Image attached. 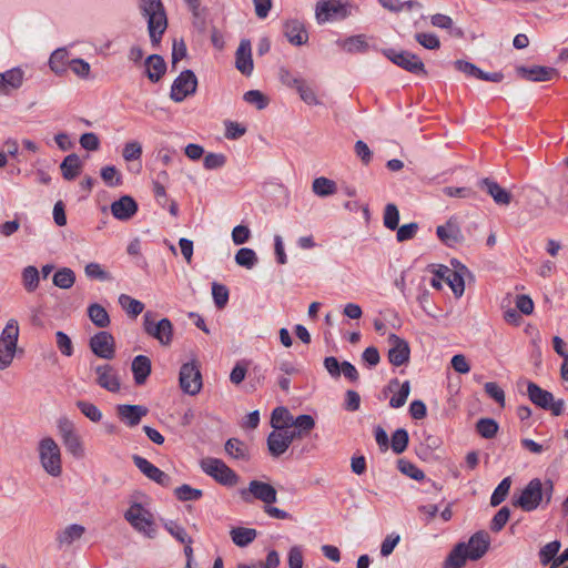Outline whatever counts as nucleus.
I'll return each instance as SVG.
<instances>
[{
	"mask_svg": "<svg viewBox=\"0 0 568 568\" xmlns=\"http://www.w3.org/2000/svg\"><path fill=\"white\" fill-rule=\"evenodd\" d=\"M554 483L550 479L542 481L539 478L531 479L514 499L513 505L521 510L530 513L537 508H546L552 498Z\"/></svg>",
	"mask_w": 568,
	"mask_h": 568,
	"instance_id": "obj_1",
	"label": "nucleus"
},
{
	"mask_svg": "<svg viewBox=\"0 0 568 568\" xmlns=\"http://www.w3.org/2000/svg\"><path fill=\"white\" fill-rule=\"evenodd\" d=\"M140 10L148 21V31L152 45L160 44L168 28V18L161 0H141Z\"/></svg>",
	"mask_w": 568,
	"mask_h": 568,
	"instance_id": "obj_2",
	"label": "nucleus"
},
{
	"mask_svg": "<svg viewBox=\"0 0 568 568\" xmlns=\"http://www.w3.org/2000/svg\"><path fill=\"white\" fill-rule=\"evenodd\" d=\"M37 454L42 469L49 476L57 478L62 475L61 448L52 437L45 436L38 442Z\"/></svg>",
	"mask_w": 568,
	"mask_h": 568,
	"instance_id": "obj_3",
	"label": "nucleus"
},
{
	"mask_svg": "<svg viewBox=\"0 0 568 568\" xmlns=\"http://www.w3.org/2000/svg\"><path fill=\"white\" fill-rule=\"evenodd\" d=\"M124 519L134 530L148 538H154L156 527L153 514L140 503H132L124 513Z\"/></svg>",
	"mask_w": 568,
	"mask_h": 568,
	"instance_id": "obj_4",
	"label": "nucleus"
},
{
	"mask_svg": "<svg viewBox=\"0 0 568 568\" xmlns=\"http://www.w3.org/2000/svg\"><path fill=\"white\" fill-rule=\"evenodd\" d=\"M19 338V324L10 318L0 335V369L9 367L14 358Z\"/></svg>",
	"mask_w": 568,
	"mask_h": 568,
	"instance_id": "obj_5",
	"label": "nucleus"
},
{
	"mask_svg": "<svg viewBox=\"0 0 568 568\" xmlns=\"http://www.w3.org/2000/svg\"><path fill=\"white\" fill-rule=\"evenodd\" d=\"M527 395L534 405L545 410H549L554 416H560L565 410L564 399H556L552 393L541 388L534 382L528 383Z\"/></svg>",
	"mask_w": 568,
	"mask_h": 568,
	"instance_id": "obj_6",
	"label": "nucleus"
},
{
	"mask_svg": "<svg viewBox=\"0 0 568 568\" xmlns=\"http://www.w3.org/2000/svg\"><path fill=\"white\" fill-rule=\"evenodd\" d=\"M351 16V4L345 0H318L315 4V18L318 24L342 20Z\"/></svg>",
	"mask_w": 568,
	"mask_h": 568,
	"instance_id": "obj_7",
	"label": "nucleus"
},
{
	"mask_svg": "<svg viewBox=\"0 0 568 568\" xmlns=\"http://www.w3.org/2000/svg\"><path fill=\"white\" fill-rule=\"evenodd\" d=\"M200 466L206 475L214 478L221 485L232 487L239 481L236 473L219 458H203Z\"/></svg>",
	"mask_w": 568,
	"mask_h": 568,
	"instance_id": "obj_8",
	"label": "nucleus"
},
{
	"mask_svg": "<svg viewBox=\"0 0 568 568\" xmlns=\"http://www.w3.org/2000/svg\"><path fill=\"white\" fill-rule=\"evenodd\" d=\"M143 328L145 333L155 338L161 345L169 346L173 339V325L169 318H162L158 323L153 321V313L143 315Z\"/></svg>",
	"mask_w": 568,
	"mask_h": 568,
	"instance_id": "obj_9",
	"label": "nucleus"
},
{
	"mask_svg": "<svg viewBox=\"0 0 568 568\" xmlns=\"http://www.w3.org/2000/svg\"><path fill=\"white\" fill-rule=\"evenodd\" d=\"M179 382L181 389L191 396L200 393L202 389V374L200 366L195 361L184 363L180 368Z\"/></svg>",
	"mask_w": 568,
	"mask_h": 568,
	"instance_id": "obj_10",
	"label": "nucleus"
},
{
	"mask_svg": "<svg viewBox=\"0 0 568 568\" xmlns=\"http://www.w3.org/2000/svg\"><path fill=\"white\" fill-rule=\"evenodd\" d=\"M384 55L397 67L413 74H426L424 62L416 54L409 51H396L394 49H385Z\"/></svg>",
	"mask_w": 568,
	"mask_h": 568,
	"instance_id": "obj_11",
	"label": "nucleus"
},
{
	"mask_svg": "<svg viewBox=\"0 0 568 568\" xmlns=\"http://www.w3.org/2000/svg\"><path fill=\"white\" fill-rule=\"evenodd\" d=\"M95 384L102 389L115 394L121 390L122 382L119 371L110 364H100L93 368Z\"/></svg>",
	"mask_w": 568,
	"mask_h": 568,
	"instance_id": "obj_12",
	"label": "nucleus"
},
{
	"mask_svg": "<svg viewBox=\"0 0 568 568\" xmlns=\"http://www.w3.org/2000/svg\"><path fill=\"white\" fill-rule=\"evenodd\" d=\"M244 501L251 503L252 499L263 501L265 505L274 504L277 500L276 489L267 483L261 480H252L247 488L240 491Z\"/></svg>",
	"mask_w": 568,
	"mask_h": 568,
	"instance_id": "obj_13",
	"label": "nucleus"
},
{
	"mask_svg": "<svg viewBox=\"0 0 568 568\" xmlns=\"http://www.w3.org/2000/svg\"><path fill=\"white\" fill-rule=\"evenodd\" d=\"M197 88V79L193 71L184 70L173 81L170 98L174 102H182L187 97L193 95Z\"/></svg>",
	"mask_w": 568,
	"mask_h": 568,
	"instance_id": "obj_14",
	"label": "nucleus"
},
{
	"mask_svg": "<svg viewBox=\"0 0 568 568\" xmlns=\"http://www.w3.org/2000/svg\"><path fill=\"white\" fill-rule=\"evenodd\" d=\"M90 349L94 355L103 359H112L115 356L114 337L106 331H100L90 338Z\"/></svg>",
	"mask_w": 568,
	"mask_h": 568,
	"instance_id": "obj_15",
	"label": "nucleus"
},
{
	"mask_svg": "<svg viewBox=\"0 0 568 568\" xmlns=\"http://www.w3.org/2000/svg\"><path fill=\"white\" fill-rule=\"evenodd\" d=\"M296 438V432L291 429H274L267 437V448L273 457L283 455L292 442Z\"/></svg>",
	"mask_w": 568,
	"mask_h": 568,
	"instance_id": "obj_16",
	"label": "nucleus"
},
{
	"mask_svg": "<svg viewBox=\"0 0 568 568\" xmlns=\"http://www.w3.org/2000/svg\"><path fill=\"white\" fill-rule=\"evenodd\" d=\"M132 459L136 468L150 480H153L163 487H169L171 485V477L150 463L146 458L134 455Z\"/></svg>",
	"mask_w": 568,
	"mask_h": 568,
	"instance_id": "obj_17",
	"label": "nucleus"
},
{
	"mask_svg": "<svg viewBox=\"0 0 568 568\" xmlns=\"http://www.w3.org/2000/svg\"><path fill=\"white\" fill-rule=\"evenodd\" d=\"M389 341V351H388V359L395 366H402L409 361L410 348L408 343L398 337L395 334H390L388 337Z\"/></svg>",
	"mask_w": 568,
	"mask_h": 568,
	"instance_id": "obj_18",
	"label": "nucleus"
},
{
	"mask_svg": "<svg viewBox=\"0 0 568 568\" xmlns=\"http://www.w3.org/2000/svg\"><path fill=\"white\" fill-rule=\"evenodd\" d=\"M24 71L20 67L0 72V95H10L23 85Z\"/></svg>",
	"mask_w": 568,
	"mask_h": 568,
	"instance_id": "obj_19",
	"label": "nucleus"
},
{
	"mask_svg": "<svg viewBox=\"0 0 568 568\" xmlns=\"http://www.w3.org/2000/svg\"><path fill=\"white\" fill-rule=\"evenodd\" d=\"M283 32L287 41L293 45H303L308 41V33L302 21L288 19L283 24Z\"/></svg>",
	"mask_w": 568,
	"mask_h": 568,
	"instance_id": "obj_20",
	"label": "nucleus"
},
{
	"mask_svg": "<svg viewBox=\"0 0 568 568\" xmlns=\"http://www.w3.org/2000/svg\"><path fill=\"white\" fill-rule=\"evenodd\" d=\"M115 409L118 417L129 427L139 425L149 413V409L142 405L121 404Z\"/></svg>",
	"mask_w": 568,
	"mask_h": 568,
	"instance_id": "obj_21",
	"label": "nucleus"
},
{
	"mask_svg": "<svg viewBox=\"0 0 568 568\" xmlns=\"http://www.w3.org/2000/svg\"><path fill=\"white\" fill-rule=\"evenodd\" d=\"M517 73L521 78L534 82L550 81L559 75V72L555 68L541 65H534L530 68L518 67Z\"/></svg>",
	"mask_w": 568,
	"mask_h": 568,
	"instance_id": "obj_22",
	"label": "nucleus"
},
{
	"mask_svg": "<svg viewBox=\"0 0 568 568\" xmlns=\"http://www.w3.org/2000/svg\"><path fill=\"white\" fill-rule=\"evenodd\" d=\"M489 545V535L483 530L477 531L466 544V554H468L470 560H478L487 552Z\"/></svg>",
	"mask_w": 568,
	"mask_h": 568,
	"instance_id": "obj_23",
	"label": "nucleus"
},
{
	"mask_svg": "<svg viewBox=\"0 0 568 568\" xmlns=\"http://www.w3.org/2000/svg\"><path fill=\"white\" fill-rule=\"evenodd\" d=\"M436 234L447 246H455L463 240L460 227L453 219L448 220L446 224L437 226Z\"/></svg>",
	"mask_w": 568,
	"mask_h": 568,
	"instance_id": "obj_24",
	"label": "nucleus"
},
{
	"mask_svg": "<svg viewBox=\"0 0 568 568\" xmlns=\"http://www.w3.org/2000/svg\"><path fill=\"white\" fill-rule=\"evenodd\" d=\"M235 67L244 75L253 71L252 48L248 40H242L235 53Z\"/></svg>",
	"mask_w": 568,
	"mask_h": 568,
	"instance_id": "obj_25",
	"label": "nucleus"
},
{
	"mask_svg": "<svg viewBox=\"0 0 568 568\" xmlns=\"http://www.w3.org/2000/svg\"><path fill=\"white\" fill-rule=\"evenodd\" d=\"M138 211L136 202L129 195L120 197L111 204L112 215L121 221L130 220Z\"/></svg>",
	"mask_w": 568,
	"mask_h": 568,
	"instance_id": "obj_26",
	"label": "nucleus"
},
{
	"mask_svg": "<svg viewBox=\"0 0 568 568\" xmlns=\"http://www.w3.org/2000/svg\"><path fill=\"white\" fill-rule=\"evenodd\" d=\"M478 185L486 190L497 204L508 205L510 203L511 194L507 190L503 189L497 182L486 178L480 180Z\"/></svg>",
	"mask_w": 568,
	"mask_h": 568,
	"instance_id": "obj_27",
	"label": "nucleus"
},
{
	"mask_svg": "<svg viewBox=\"0 0 568 568\" xmlns=\"http://www.w3.org/2000/svg\"><path fill=\"white\" fill-rule=\"evenodd\" d=\"M131 371L136 385H143L151 374V361L145 355H138L133 358Z\"/></svg>",
	"mask_w": 568,
	"mask_h": 568,
	"instance_id": "obj_28",
	"label": "nucleus"
},
{
	"mask_svg": "<svg viewBox=\"0 0 568 568\" xmlns=\"http://www.w3.org/2000/svg\"><path fill=\"white\" fill-rule=\"evenodd\" d=\"M146 77L151 82H158L166 71V63L159 54H151L145 61Z\"/></svg>",
	"mask_w": 568,
	"mask_h": 568,
	"instance_id": "obj_29",
	"label": "nucleus"
},
{
	"mask_svg": "<svg viewBox=\"0 0 568 568\" xmlns=\"http://www.w3.org/2000/svg\"><path fill=\"white\" fill-rule=\"evenodd\" d=\"M84 532L85 528L82 525L72 524L58 531L55 539L60 547L70 546L72 542L80 539Z\"/></svg>",
	"mask_w": 568,
	"mask_h": 568,
	"instance_id": "obj_30",
	"label": "nucleus"
},
{
	"mask_svg": "<svg viewBox=\"0 0 568 568\" xmlns=\"http://www.w3.org/2000/svg\"><path fill=\"white\" fill-rule=\"evenodd\" d=\"M338 45L348 53L366 52L369 48L366 36L357 34L338 42Z\"/></svg>",
	"mask_w": 568,
	"mask_h": 568,
	"instance_id": "obj_31",
	"label": "nucleus"
},
{
	"mask_svg": "<svg viewBox=\"0 0 568 568\" xmlns=\"http://www.w3.org/2000/svg\"><path fill=\"white\" fill-rule=\"evenodd\" d=\"M467 559H469V557L468 554H466V544L459 542L449 552L444 562V568H462Z\"/></svg>",
	"mask_w": 568,
	"mask_h": 568,
	"instance_id": "obj_32",
	"label": "nucleus"
},
{
	"mask_svg": "<svg viewBox=\"0 0 568 568\" xmlns=\"http://www.w3.org/2000/svg\"><path fill=\"white\" fill-rule=\"evenodd\" d=\"M293 416L286 407L280 406L272 412L271 425L274 429H290Z\"/></svg>",
	"mask_w": 568,
	"mask_h": 568,
	"instance_id": "obj_33",
	"label": "nucleus"
},
{
	"mask_svg": "<svg viewBox=\"0 0 568 568\" xmlns=\"http://www.w3.org/2000/svg\"><path fill=\"white\" fill-rule=\"evenodd\" d=\"M88 316L99 328H105L111 323L106 310L98 303H93L88 307Z\"/></svg>",
	"mask_w": 568,
	"mask_h": 568,
	"instance_id": "obj_34",
	"label": "nucleus"
},
{
	"mask_svg": "<svg viewBox=\"0 0 568 568\" xmlns=\"http://www.w3.org/2000/svg\"><path fill=\"white\" fill-rule=\"evenodd\" d=\"M60 169L63 178L68 181H71L79 175L81 169V161L77 154H69L62 161Z\"/></svg>",
	"mask_w": 568,
	"mask_h": 568,
	"instance_id": "obj_35",
	"label": "nucleus"
},
{
	"mask_svg": "<svg viewBox=\"0 0 568 568\" xmlns=\"http://www.w3.org/2000/svg\"><path fill=\"white\" fill-rule=\"evenodd\" d=\"M232 541L239 547H246L253 542L257 536V531L253 528L237 527L230 531Z\"/></svg>",
	"mask_w": 568,
	"mask_h": 568,
	"instance_id": "obj_36",
	"label": "nucleus"
},
{
	"mask_svg": "<svg viewBox=\"0 0 568 568\" xmlns=\"http://www.w3.org/2000/svg\"><path fill=\"white\" fill-rule=\"evenodd\" d=\"M312 191L320 197H326L336 193L337 185L333 180L320 176L314 179Z\"/></svg>",
	"mask_w": 568,
	"mask_h": 568,
	"instance_id": "obj_37",
	"label": "nucleus"
},
{
	"mask_svg": "<svg viewBox=\"0 0 568 568\" xmlns=\"http://www.w3.org/2000/svg\"><path fill=\"white\" fill-rule=\"evenodd\" d=\"M225 452L234 459L247 460L250 458L246 445L237 438H230L226 440Z\"/></svg>",
	"mask_w": 568,
	"mask_h": 568,
	"instance_id": "obj_38",
	"label": "nucleus"
},
{
	"mask_svg": "<svg viewBox=\"0 0 568 568\" xmlns=\"http://www.w3.org/2000/svg\"><path fill=\"white\" fill-rule=\"evenodd\" d=\"M70 61L69 53L65 49H57L49 59V65L55 74H62Z\"/></svg>",
	"mask_w": 568,
	"mask_h": 568,
	"instance_id": "obj_39",
	"label": "nucleus"
},
{
	"mask_svg": "<svg viewBox=\"0 0 568 568\" xmlns=\"http://www.w3.org/2000/svg\"><path fill=\"white\" fill-rule=\"evenodd\" d=\"M40 272L36 266L29 265L22 271V285L28 293L34 292L39 287Z\"/></svg>",
	"mask_w": 568,
	"mask_h": 568,
	"instance_id": "obj_40",
	"label": "nucleus"
},
{
	"mask_svg": "<svg viewBox=\"0 0 568 568\" xmlns=\"http://www.w3.org/2000/svg\"><path fill=\"white\" fill-rule=\"evenodd\" d=\"M53 284L63 290L71 288L75 282V274L69 267L58 270L53 275Z\"/></svg>",
	"mask_w": 568,
	"mask_h": 568,
	"instance_id": "obj_41",
	"label": "nucleus"
},
{
	"mask_svg": "<svg viewBox=\"0 0 568 568\" xmlns=\"http://www.w3.org/2000/svg\"><path fill=\"white\" fill-rule=\"evenodd\" d=\"M561 547V544L559 540H554L545 546H542L538 552L540 564L544 566L552 565L554 559H556L558 556V551Z\"/></svg>",
	"mask_w": 568,
	"mask_h": 568,
	"instance_id": "obj_42",
	"label": "nucleus"
},
{
	"mask_svg": "<svg viewBox=\"0 0 568 568\" xmlns=\"http://www.w3.org/2000/svg\"><path fill=\"white\" fill-rule=\"evenodd\" d=\"M119 304L128 313V315L133 317L140 315L144 310V304L142 302L126 294H121L119 296Z\"/></svg>",
	"mask_w": 568,
	"mask_h": 568,
	"instance_id": "obj_43",
	"label": "nucleus"
},
{
	"mask_svg": "<svg viewBox=\"0 0 568 568\" xmlns=\"http://www.w3.org/2000/svg\"><path fill=\"white\" fill-rule=\"evenodd\" d=\"M62 443L67 452L74 458L80 459L84 457V446L78 433L62 439Z\"/></svg>",
	"mask_w": 568,
	"mask_h": 568,
	"instance_id": "obj_44",
	"label": "nucleus"
},
{
	"mask_svg": "<svg viewBox=\"0 0 568 568\" xmlns=\"http://www.w3.org/2000/svg\"><path fill=\"white\" fill-rule=\"evenodd\" d=\"M278 79L281 83L287 88L297 90L298 87L305 81L298 73L291 71L285 67L278 69Z\"/></svg>",
	"mask_w": 568,
	"mask_h": 568,
	"instance_id": "obj_45",
	"label": "nucleus"
},
{
	"mask_svg": "<svg viewBox=\"0 0 568 568\" xmlns=\"http://www.w3.org/2000/svg\"><path fill=\"white\" fill-rule=\"evenodd\" d=\"M447 273L446 283L452 288L456 297H460L465 291V282L460 273L454 270H444Z\"/></svg>",
	"mask_w": 568,
	"mask_h": 568,
	"instance_id": "obj_46",
	"label": "nucleus"
},
{
	"mask_svg": "<svg viewBox=\"0 0 568 568\" xmlns=\"http://www.w3.org/2000/svg\"><path fill=\"white\" fill-rule=\"evenodd\" d=\"M235 262L237 265L251 270L257 263V256L252 248L242 247L235 254Z\"/></svg>",
	"mask_w": 568,
	"mask_h": 568,
	"instance_id": "obj_47",
	"label": "nucleus"
},
{
	"mask_svg": "<svg viewBox=\"0 0 568 568\" xmlns=\"http://www.w3.org/2000/svg\"><path fill=\"white\" fill-rule=\"evenodd\" d=\"M511 486V479L510 477H505L499 485L495 488L491 497H490V505L493 507H496L500 505L507 497L509 489Z\"/></svg>",
	"mask_w": 568,
	"mask_h": 568,
	"instance_id": "obj_48",
	"label": "nucleus"
},
{
	"mask_svg": "<svg viewBox=\"0 0 568 568\" xmlns=\"http://www.w3.org/2000/svg\"><path fill=\"white\" fill-rule=\"evenodd\" d=\"M142 144L139 141H128L122 149V158L126 162L140 160L142 156Z\"/></svg>",
	"mask_w": 568,
	"mask_h": 568,
	"instance_id": "obj_49",
	"label": "nucleus"
},
{
	"mask_svg": "<svg viewBox=\"0 0 568 568\" xmlns=\"http://www.w3.org/2000/svg\"><path fill=\"white\" fill-rule=\"evenodd\" d=\"M383 221L385 227L390 231H395L398 227L399 211L395 204L389 203L385 206Z\"/></svg>",
	"mask_w": 568,
	"mask_h": 568,
	"instance_id": "obj_50",
	"label": "nucleus"
},
{
	"mask_svg": "<svg viewBox=\"0 0 568 568\" xmlns=\"http://www.w3.org/2000/svg\"><path fill=\"white\" fill-rule=\"evenodd\" d=\"M408 445V433L404 428L396 429L392 435V449L395 454H402Z\"/></svg>",
	"mask_w": 568,
	"mask_h": 568,
	"instance_id": "obj_51",
	"label": "nucleus"
},
{
	"mask_svg": "<svg viewBox=\"0 0 568 568\" xmlns=\"http://www.w3.org/2000/svg\"><path fill=\"white\" fill-rule=\"evenodd\" d=\"M292 426L296 427V437H302L303 434L311 432L315 426V420L311 415H300L293 418Z\"/></svg>",
	"mask_w": 568,
	"mask_h": 568,
	"instance_id": "obj_52",
	"label": "nucleus"
},
{
	"mask_svg": "<svg viewBox=\"0 0 568 568\" xmlns=\"http://www.w3.org/2000/svg\"><path fill=\"white\" fill-rule=\"evenodd\" d=\"M397 467L400 473H403L404 475H406L415 480H422L425 477L424 471L422 469H419L415 464H413L408 460L399 459L397 462Z\"/></svg>",
	"mask_w": 568,
	"mask_h": 568,
	"instance_id": "obj_53",
	"label": "nucleus"
},
{
	"mask_svg": "<svg viewBox=\"0 0 568 568\" xmlns=\"http://www.w3.org/2000/svg\"><path fill=\"white\" fill-rule=\"evenodd\" d=\"M476 429L484 438H493L498 430V424L491 418H481L476 424Z\"/></svg>",
	"mask_w": 568,
	"mask_h": 568,
	"instance_id": "obj_54",
	"label": "nucleus"
},
{
	"mask_svg": "<svg viewBox=\"0 0 568 568\" xmlns=\"http://www.w3.org/2000/svg\"><path fill=\"white\" fill-rule=\"evenodd\" d=\"M174 494H175V497L182 501L197 500L203 496V493L201 489L193 488L186 484L178 487L175 489Z\"/></svg>",
	"mask_w": 568,
	"mask_h": 568,
	"instance_id": "obj_55",
	"label": "nucleus"
},
{
	"mask_svg": "<svg viewBox=\"0 0 568 568\" xmlns=\"http://www.w3.org/2000/svg\"><path fill=\"white\" fill-rule=\"evenodd\" d=\"M77 407L91 422L98 423L102 418L101 410L98 408L97 405H94L92 403L79 400V402H77Z\"/></svg>",
	"mask_w": 568,
	"mask_h": 568,
	"instance_id": "obj_56",
	"label": "nucleus"
},
{
	"mask_svg": "<svg viewBox=\"0 0 568 568\" xmlns=\"http://www.w3.org/2000/svg\"><path fill=\"white\" fill-rule=\"evenodd\" d=\"M165 529L181 544H192L193 540L186 530L175 521H168L164 525Z\"/></svg>",
	"mask_w": 568,
	"mask_h": 568,
	"instance_id": "obj_57",
	"label": "nucleus"
},
{
	"mask_svg": "<svg viewBox=\"0 0 568 568\" xmlns=\"http://www.w3.org/2000/svg\"><path fill=\"white\" fill-rule=\"evenodd\" d=\"M84 273L89 278L99 280V281H110L112 276L109 272L104 271L99 263L91 262L87 264L84 268Z\"/></svg>",
	"mask_w": 568,
	"mask_h": 568,
	"instance_id": "obj_58",
	"label": "nucleus"
},
{
	"mask_svg": "<svg viewBox=\"0 0 568 568\" xmlns=\"http://www.w3.org/2000/svg\"><path fill=\"white\" fill-rule=\"evenodd\" d=\"M212 296L217 308H223L229 302V290L225 285L213 283Z\"/></svg>",
	"mask_w": 568,
	"mask_h": 568,
	"instance_id": "obj_59",
	"label": "nucleus"
},
{
	"mask_svg": "<svg viewBox=\"0 0 568 568\" xmlns=\"http://www.w3.org/2000/svg\"><path fill=\"white\" fill-rule=\"evenodd\" d=\"M244 101L254 104L258 110H263L268 104V99L258 90H250L244 93Z\"/></svg>",
	"mask_w": 568,
	"mask_h": 568,
	"instance_id": "obj_60",
	"label": "nucleus"
},
{
	"mask_svg": "<svg viewBox=\"0 0 568 568\" xmlns=\"http://www.w3.org/2000/svg\"><path fill=\"white\" fill-rule=\"evenodd\" d=\"M101 178L104 181V183L109 186H116L122 183L121 174L113 165L104 166L101 170Z\"/></svg>",
	"mask_w": 568,
	"mask_h": 568,
	"instance_id": "obj_61",
	"label": "nucleus"
},
{
	"mask_svg": "<svg viewBox=\"0 0 568 568\" xmlns=\"http://www.w3.org/2000/svg\"><path fill=\"white\" fill-rule=\"evenodd\" d=\"M55 343L62 355L70 357L73 354L72 341L65 333L58 331L55 333Z\"/></svg>",
	"mask_w": 568,
	"mask_h": 568,
	"instance_id": "obj_62",
	"label": "nucleus"
},
{
	"mask_svg": "<svg viewBox=\"0 0 568 568\" xmlns=\"http://www.w3.org/2000/svg\"><path fill=\"white\" fill-rule=\"evenodd\" d=\"M415 40L420 45H423L425 49H428V50H436V49H439V47H440V41H439L438 37L434 33H425V32L416 33Z\"/></svg>",
	"mask_w": 568,
	"mask_h": 568,
	"instance_id": "obj_63",
	"label": "nucleus"
},
{
	"mask_svg": "<svg viewBox=\"0 0 568 568\" xmlns=\"http://www.w3.org/2000/svg\"><path fill=\"white\" fill-rule=\"evenodd\" d=\"M300 94V98L308 105H318L321 101L318 100L315 91L304 81L298 89L296 90Z\"/></svg>",
	"mask_w": 568,
	"mask_h": 568,
	"instance_id": "obj_64",
	"label": "nucleus"
}]
</instances>
